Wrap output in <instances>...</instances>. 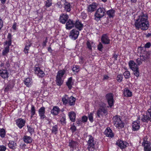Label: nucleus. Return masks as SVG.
Segmentation results:
<instances>
[{"mask_svg": "<svg viewBox=\"0 0 151 151\" xmlns=\"http://www.w3.org/2000/svg\"><path fill=\"white\" fill-rule=\"evenodd\" d=\"M68 96L66 95L63 97L62 98V101L63 103L65 104H68Z\"/></svg>", "mask_w": 151, "mask_h": 151, "instance_id": "38", "label": "nucleus"}, {"mask_svg": "<svg viewBox=\"0 0 151 151\" xmlns=\"http://www.w3.org/2000/svg\"><path fill=\"white\" fill-rule=\"evenodd\" d=\"M79 32L76 29H73L70 33V37L73 40H76L78 37Z\"/></svg>", "mask_w": 151, "mask_h": 151, "instance_id": "12", "label": "nucleus"}, {"mask_svg": "<svg viewBox=\"0 0 151 151\" xmlns=\"http://www.w3.org/2000/svg\"><path fill=\"white\" fill-rule=\"evenodd\" d=\"M145 59L146 58L144 57L143 55L140 56V58H138L136 60V62L139 65H140L142 63V61L145 60Z\"/></svg>", "mask_w": 151, "mask_h": 151, "instance_id": "35", "label": "nucleus"}, {"mask_svg": "<svg viewBox=\"0 0 151 151\" xmlns=\"http://www.w3.org/2000/svg\"><path fill=\"white\" fill-rule=\"evenodd\" d=\"M75 22L73 20L70 19L66 22V28L67 29H70L74 26Z\"/></svg>", "mask_w": 151, "mask_h": 151, "instance_id": "21", "label": "nucleus"}, {"mask_svg": "<svg viewBox=\"0 0 151 151\" xmlns=\"http://www.w3.org/2000/svg\"><path fill=\"white\" fill-rule=\"evenodd\" d=\"M104 134L108 137L112 138L114 136V134L112 130L109 127H108L104 132Z\"/></svg>", "mask_w": 151, "mask_h": 151, "instance_id": "18", "label": "nucleus"}, {"mask_svg": "<svg viewBox=\"0 0 151 151\" xmlns=\"http://www.w3.org/2000/svg\"><path fill=\"white\" fill-rule=\"evenodd\" d=\"M129 66L131 69L134 72V75L137 77L139 75L138 66L133 60H130L129 62Z\"/></svg>", "mask_w": 151, "mask_h": 151, "instance_id": "3", "label": "nucleus"}, {"mask_svg": "<svg viewBox=\"0 0 151 151\" xmlns=\"http://www.w3.org/2000/svg\"><path fill=\"white\" fill-rule=\"evenodd\" d=\"M134 25L136 29L142 30H147L150 26L148 21V17L146 14L142 13L134 20Z\"/></svg>", "mask_w": 151, "mask_h": 151, "instance_id": "1", "label": "nucleus"}, {"mask_svg": "<svg viewBox=\"0 0 151 151\" xmlns=\"http://www.w3.org/2000/svg\"><path fill=\"white\" fill-rule=\"evenodd\" d=\"M124 75L126 78H128L130 77V73L129 71H126L124 73Z\"/></svg>", "mask_w": 151, "mask_h": 151, "instance_id": "47", "label": "nucleus"}, {"mask_svg": "<svg viewBox=\"0 0 151 151\" xmlns=\"http://www.w3.org/2000/svg\"><path fill=\"white\" fill-rule=\"evenodd\" d=\"M12 36L10 34H9L7 36V39L9 40H12Z\"/></svg>", "mask_w": 151, "mask_h": 151, "instance_id": "63", "label": "nucleus"}, {"mask_svg": "<svg viewBox=\"0 0 151 151\" xmlns=\"http://www.w3.org/2000/svg\"><path fill=\"white\" fill-rule=\"evenodd\" d=\"M74 26L79 31L82 29L83 26V24L79 20L76 21L75 22Z\"/></svg>", "mask_w": 151, "mask_h": 151, "instance_id": "23", "label": "nucleus"}, {"mask_svg": "<svg viewBox=\"0 0 151 151\" xmlns=\"http://www.w3.org/2000/svg\"><path fill=\"white\" fill-rule=\"evenodd\" d=\"M45 108L44 107H42L38 110V113L40 118L41 119H43L46 117L45 115Z\"/></svg>", "mask_w": 151, "mask_h": 151, "instance_id": "15", "label": "nucleus"}, {"mask_svg": "<svg viewBox=\"0 0 151 151\" xmlns=\"http://www.w3.org/2000/svg\"><path fill=\"white\" fill-rule=\"evenodd\" d=\"M113 119L114 124L116 128L121 129L124 127V123L122 121L119 116H114Z\"/></svg>", "mask_w": 151, "mask_h": 151, "instance_id": "2", "label": "nucleus"}, {"mask_svg": "<svg viewBox=\"0 0 151 151\" xmlns=\"http://www.w3.org/2000/svg\"><path fill=\"white\" fill-rule=\"evenodd\" d=\"M57 126L55 125V126H54L52 127V132L55 134L57 133Z\"/></svg>", "mask_w": 151, "mask_h": 151, "instance_id": "49", "label": "nucleus"}, {"mask_svg": "<svg viewBox=\"0 0 151 151\" xmlns=\"http://www.w3.org/2000/svg\"><path fill=\"white\" fill-rule=\"evenodd\" d=\"M30 113L31 114V118H32L33 116L35 114V107L33 105H32L31 106Z\"/></svg>", "mask_w": 151, "mask_h": 151, "instance_id": "36", "label": "nucleus"}, {"mask_svg": "<svg viewBox=\"0 0 151 151\" xmlns=\"http://www.w3.org/2000/svg\"><path fill=\"white\" fill-rule=\"evenodd\" d=\"M26 146V145L24 143H22L20 144V147L23 149H24L25 148Z\"/></svg>", "mask_w": 151, "mask_h": 151, "instance_id": "57", "label": "nucleus"}, {"mask_svg": "<svg viewBox=\"0 0 151 151\" xmlns=\"http://www.w3.org/2000/svg\"><path fill=\"white\" fill-rule=\"evenodd\" d=\"M23 139L24 141L27 144L31 143L32 141L31 137L27 136H24L23 137Z\"/></svg>", "mask_w": 151, "mask_h": 151, "instance_id": "30", "label": "nucleus"}, {"mask_svg": "<svg viewBox=\"0 0 151 151\" xmlns=\"http://www.w3.org/2000/svg\"><path fill=\"white\" fill-rule=\"evenodd\" d=\"M75 101V98L73 96H71L68 99V103L70 106H72L74 104Z\"/></svg>", "mask_w": 151, "mask_h": 151, "instance_id": "34", "label": "nucleus"}, {"mask_svg": "<svg viewBox=\"0 0 151 151\" xmlns=\"http://www.w3.org/2000/svg\"><path fill=\"white\" fill-rule=\"evenodd\" d=\"M86 44L89 50H91L92 47H94L95 45V43L92 41L90 40H88Z\"/></svg>", "mask_w": 151, "mask_h": 151, "instance_id": "32", "label": "nucleus"}, {"mask_svg": "<svg viewBox=\"0 0 151 151\" xmlns=\"http://www.w3.org/2000/svg\"><path fill=\"white\" fill-rule=\"evenodd\" d=\"M3 23L1 18L0 17V30L3 27Z\"/></svg>", "mask_w": 151, "mask_h": 151, "instance_id": "56", "label": "nucleus"}, {"mask_svg": "<svg viewBox=\"0 0 151 151\" xmlns=\"http://www.w3.org/2000/svg\"><path fill=\"white\" fill-rule=\"evenodd\" d=\"M141 120L144 122H147L149 121H151V107L148 109L146 115L143 116Z\"/></svg>", "mask_w": 151, "mask_h": 151, "instance_id": "9", "label": "nucleus"}, {"mask_svg": "<svg viewBox=\"0 0 151 151\" xmlns=\"http://www.w3.org/2000/svg\"><path fill=\"white\" fill-rule=\"evenodd\" d=\"M16 122L18 127L20 129H21L24 125L25 121L22 119L19 118L17 119Z\"/></svg>", "mask_w": 151, "mask_h": 151, "instance_id": "16", "label": "nucleus"}, {"mask_svg": "<svg viewBox=\"0 0 151 151\" xmlns=\"http://www.w3.org/2000/svg\"><path fill=\"white\" fill-rule=\"evenodd\" d=\"M94 114V112H91L88 114V119L91 122H93V116Z\"/></svg>", "mask_w": 151, "mask_h": 151, "instance_id": "41", "label": "nucleus"}, {"mask_svg": "<svg viewBox=\"0 0 151 151\" xmlns=\"http://www.w3.org/2000/svg\"><path fill=\"white\" fill-rule=\"evenodd\" d=\"M123 93L124 96L127 97H130L132 95V92L127 88L124 89Z\"/></svg>", "mask_w": 151, "mask_h": 151, "instance_id": "28", "label": "nucleus"}, {"mask_svg": "<svg viewBox=\"0 0 151 151\" xmlns=\"http://www.w3.org/2000/svg\"><path fill=\"white\" fill-rule=\"evenodd\" d=\"M16 143L13 141H9L8 144L9 147L12 149H15L17 147Z\"/></svg>", "mask_w": 151, "mask_h": 151, "instance_id": "27", "label": "nucleus"}, {"mask_svg": "<svg viewBox=\"0 0 151 151\" xmlns=\"http://www.w3.org/2000/svg\"><path fill=\"white\" fill-rule=\"evenodd\" d=\"M68 18V16L67 14H62L60 16V22L63 24H65Z\"/></svg>", "mask_w": 151, "mask_h": 151, "instance_id": "20", "label": "nucleus"}, {"mask_svg": "<svg viewBox=\"0 0 151 151\" xmlns=\"http://www.w3.org/2000/svg\"><path fill=\"white\" fill-rule=\"evenodd\" d=\"M140 117L138 116L137 120L134 121L132 123V130L134 131H137L140 128Z\"/></svg>", "mask_w": 151, "mask_h": 151, "instance_id": "10", "label": "nucleus"}, {"mask_svg": "<svg viewBox=\"0 0 151 151\" xmlns=\"http://www.w3.org/2000/svg\"><path fill=\"white\" fill-rule=\"evenodd\" d=\"M68 115L70 120L72 122H74L75 121L76 114L73 111H71L69 113Z\"/></svg>", "mask_w": 151, "mask_h": 151, "instance_id": "29", "label": "nucleus"}, {"mask_svg": "<svg viewBox=\"0 0 151 151\" xmlns=\"http://www.w3.org/2000/svg\"><path fill=\"white\" fill-rule=\"evenodd\" d=\"M65 9L67 12H69L70 10V4L66 2L65 4Z\"/></svg>", "mask_w": 151, "mask_h": 151, "instance_id": "43", "label": "nucleus"}, {"mask_svg": "<svg viewBox=\"0 0 151 151\" xmlns=\"http://www.w3.org/2000/svg\"><path fill=\"white\" fill-rule=\"evenodd\" d=\"M14 83L12 81H9L5 89V91H10L14 87Z\"/></svg>", "mask_w": 151, "mask_h": 151, "instance_id": "26", "label": "nucleus"}, {"mask_svg": "<svg viewBox=\"0 0 151 151\" xmlns=\"http://www.w3.org/2000/svg\"><path fill=\"white\" fill-rule=\"evenodd\" d=\"M106 99L109 106H107V107H111L113 106L114 102L112 94L111 93L107 94L106 95Z\"/></svg>", "mask_w": 151, "mask_h": 151, "instance_id": "11", "label": "nucleus"}, {"mask_svg": "<svg viewBox=\"0 0 151 151\" xmlns=\"http://www.w3.org/2000/svg\"><path fill=\"white\" fill-rule=\"evenodd\" d=\"M101 40L103 43L108 44L109 43L110 40L106 34L103 35L101 38Z\"/></svg>", "mask_w": 151, "mask_h": 151, "instance_id": "19", "label": "nucleus"}, {"mask_svg": "<svg viewBox=\"0 0 151 151\" xmlns=\"http://www.w3.org/2000/svg\"><path fill=\"white\" fill-rule=\"evenodd\" d=\"M9 73L6 69H2L0 70V76L4 79H7L9 77Z\"/></svg>", "mask_w": 151, "mask_h": 151, "instance_id": "13", "label": "nucleus"}, {"mask_svg": "<svg viewBox=\"0 0 151 151\" xmlns=\"http://www.w3.org/2000/svg\"><path fill=\"white\" fill-rule=\"evenodd\" d=\"M109 78V77L106 75H104L103 76V79L104 80H108Z\"/></svg>", "mask_w": 151, "mask_h": 151, "instance_id": "60", "label": "nucleus"}, {"mask_svg": "<svg viewBox=\"0 0 151 151\" xmlns=\"http://www.w3.org/2000/svg\"><path fill=\"white\" fill-rule=\"evenodd\" d=\"M9 46H7L5 47L4 49L3 50L2 54L4 55H6L8 53L9 51Z\"/></svg>", "mask_w": 151, "mask_h": 151, "instance_id": "40", "label": "nucleus"}, {"mask_svg": "<svg viewBox=\"0 0 151 151\" xmlns=\"http://www.w3.org/2000/svg\"><path fill=\"white\" fill-rule=\"evenodd\" d=\"M88 119L87 117L86 116H83L82 118V120L83 122H86L87 121Z\"/></svg>", "mask_w": 151, "mask_h": 151, "instance_id": "54", "label": "nucleus"}, {"mask_svg": "<svg viewBox=\"0 0 151 151\" xmlns=\"http://www.w3.org/2000/svg\"><path fill=\"white\" fill-rule=\"evenodd\" d=\"M31 45V43L29 41H28L27 42V44L25 46L24 50L25 54H27L28 53V51Z\"/></svg>", "mask_w": 151, "mask_h": 151, "instance_id": "31", "label": "nucleus"}, {"mask_svg": "<svg viewBox=\"0 0 151 151\" xmlns=\"http://www.w3.org/2000/svg\"><path fill=\"white\" fill-rule=\"evenodd\" d=\"M12 28L14 30L16 29H17V23L16 22H14V24L12 26Z\"/></svg>", "mask_w": 151, "mask_h": 151, "instance_id": "61", "label": "nucleus"}, {"mask_svg": "<svg viewBox=\"0 0 151 151\" xmlns=\"http://www.w3.org/2000/svg\"><path fill=\"white\" fill-rule=\"evenodd\" d=\"M147 136L144 138L142 145L144 146L145 151H151L150 142L147 141Z\"/></svg>", "mask_w": 151, "mask_h": 151, "instance_id": "8", "label": "nucleus"}, {"mask_svg": "<svg viewBox=\"0 0 151 151\" xmlns=\"http://www.w3.org/2000/svg\"><path fill=\"white\" fill-rule=\"evenodd\" d=\"M100 107L97 111V115L98 117H100L102 115V113L107 114V109L106 108V104L103 103L101 102L99 104Z\"/></svg>", "mask_w": 151, "mask_h": 151, "instance_id": "5", "label": "nucleus"}, {"mask_svg": "<svg viewBox=\"0 0 151 151\" xmlns=\"http://www.w3.org/2000/svg\"><path fill=\"white\" fill-rule=\"evenodd\" d=\"M60 111V109L58 106H54L51 111V113L54 115H57L59 113Z\"/></svg>", "mask_w": 151, "mask_h": 151, "instance_id": "25", "label": "nucleus"}, {"mask_svg": "<svg viewBox=\"0 0 151 151\" xmlns=\"http://www.w3.org/2000/svg\"><path fill=\"white\" fill-rule=\"evenodd\" d=\"M123 79V76L122 75H118L117 77V80L119 82L122 81Z\"/></svg>", "mask_w": 151, "mask_h": 151, "instance_id": "48", "label": "nucleus"}, {"mask_svg": "<svg viewBox=\"0 0 151 151\" xmlns=\"http://www.w3.org/2000/svg\"><path fill=\"white\" fill-rule=\"evenodd\" d=\"M6 134L5 130L4 129H0V136L2 138L4 137Z\"/></svg>", "mask_w": 151, "mask_h": 151, "instance_id": "42", "label": "nucleus"}, {"mask_svg": "<svg viewBox=\"0 0 151 151\" xmlns=\"http://www.w3.org/2000/svg\"><path fill=\"white\" fill-rule=\"evenodd\" d=\"M47 37L46 38L45 40L42 43V46L43 47H45L46 46V43L47 42Z\"/></svg>", "mask_w": 151, "mask_h": 151, "instance_id": "58", "label": "nucleus"}, {"mask_svg": "<svg viewBox=\"0 0 151 151\" xmlns=\"http://www.w3.org/2000/svg\"><path fill=\"white\" fill-rule=\"evenodd\" d=\"M73 84V82L72 81V78L71 77L69 78L66 82V85L69 89H70L72 87Z\"/></svg>", "mask_w": 151, "mask_h": 151, "instance_id": "33", "label": "nucleus"}, {"mask_svg": "<svg viewBox=\"0 0 151 151\" xmlns=\"http://www.w3.org/2000/svg\"><path fill=\"white\" fill-rule=\"evenodd\" d=\"M88 140V149L89 151H93L94 149L95 142L94 140L93 137L91 135H89Z\"/></svg>", "mask_w": 151, "mask_h": 151, "instance_id": "7", "label": "nucleus"}, {"mask_svg": "<svg viewBox=\"0 0 151 151\" xmlns=\"http://www.w3.org/2000/svg\"><path fill=\"white\" fill-rule=\"evenodd\" d=\"M27 127L28 132L31 134H32L34 131V129L32 127H30L27 126Z\"/></svg>", "mask_w": 151, "mask_h": 151, "instance_id": "51", "label": "nucleus"}, {"mask_svg": "<svg viewBox=\"0 0 151 151\" xmlns=\"http://www.w3.org/2000/svg\"><path fill=\"white\" fill-rule=\"evenodd\" d=\"M32 83V80L31 78H27L24 81V84L28 87L31 86Z\"/></svg>", "mask_w": 151, "mask_h": 151, "instance_id": "24", "label": "nucleus"}, {"mask_svg": "<svg viewBox=\"0 0 151 151\" xmlns=\"http://www.w3.org/2000/svg\"><path fill=\"white\" fill-rule=\"evenodd\" d=\"M77 145V143L74 141H72L69 143V146L70 147L73 148H75Z\"/></svg>", "mask_w": 151, "mask_h": 151, "instance_id": "37", "label": "nucleus"}, {"mask_svg": "<svg viewBox=\"0 0 151 151\" xmlns=\"http://www.w3.org/2000/svg\"><path fill=\"white\" fill-rule=\"evenodd\" d=\"M87 17V14L84 13H82L81 14V17L82 18L85 19Z\"/></svg>", "mask_w": 151, "mask_h": 151, "instance_id": "55", "label": "nucleus"}, {"mask_svg": "<svg viewBox=\"0 0 151 151\" xmlns=\"http://www.w3.org/2000/svg\"><path fill=\"white\" fill-rule=\"evenodd\" d=\"M52 5V1L51 0H47L45 4V6L47 7H50Z\"/></svg>", "mask_w": 151, "mask_h": 151, "instance_id": "46", "label": "nucleus"}, {"mask_svg": "<svg viewBox=\"0 0 151 151\" xmlns=\"http://www.w3.org/2000/svg\"><path fill=\"white\" fill-rule=\"evenodd\" d=\"M103 47V46L102 44L101 43H100L98 46V49L99 51H101Z\"/></svg>", "mask_w": 151, "mask_h": 151, "instance_id": "53", "label": "nucleus"}, {"mask_svg": "<svg viewBox=\"0 0 151 151\" xmlns=\"http://www.w3.org/2000/svg\"><path fill=\"white\" fill-rule=\"evenodd\" d=\"M151 46V44L150 42L147 43L145 44V48H148L150 47Z\"/></svg>", "mask_w": 151, "mask_h": 151, "instance_id": "59", "label": "nucleus"}, {"mask_svg": "<svg viewBox=\"0 0 151 151\" xmlns=\"http://www.w3.org/2000/svg\"><path fill=\"white\" fill-rule=\"evenodd\" d=\"M117 57L118 55L116 54H114L113 55V57L115 60H117Z\"/></svg>", "mask_w": 151, "mask_h": 151, "instance_id": "64", "label": "nucleus"}, {"mask_svg": "<svg viewBox=\"0 0 151 151\" xmlns=\"http://www.w3.org/2000/svg\"><path fill=\"white\" fill-rule=\"evenodd\" d=\"M60 121L62 124L65 123V117L64 114H63L61 117H60Z\"/></svg>", "mask_w": 151, "mask_h": 151, "instance_id": "44", "label": "nucleus"}, {"mask_svg": "<svg viewBox=\"0 0 151 151\" xmlns=\"http://www.w3.org/2000/svg\"><path fill=\"white\" fill-rule=\"evenodd\" d=\"M72 70L74 72L77 73L79 70V67L78 65H75L73 66Z\"/></svg>", "mask_w": 151, "mask_h": 151, "instance_id": "45", "label": "nucleus"}, {"mask_svg": "<svg viewBox=\"0 0 151 151\" xmlns=\"http://www.w3.org/2000/svg\"><path fill=\"white\" fill-rule=\"evenodd\" d=\"M107 13L109 17H113L114 15V11L112 9L110 10L107 11Z\"/></svg>", "mask_w": 151, "mask_h": 151, "instance_id": "39", "label": "nucleus"}, {"mask_svg": "<svg viewBox=\"0 0 151 151\" xmlns=\"http://www.w3.org/2000/svg\"><path fill=\"white\" fill-rule=\"evenodd\" d=\"M105 11L103 8H99L96 11L95 14V19L96 21H99L103 17L105 14Z\"/></svg>", "mask_w": 151, "mask_h": 151, "instance_id": "6", "label": "nucleus"}, {"mask_svg": "<svg viewBox=\"0 0 151 151\" xmlns=\"http://www.w3.org/2000/svg\"><path fill=\"white\" fill-rule=\"evenodd\" d=\"M65 71L64 70H60L58 72L56 77V82L57 85L61 86L63 82V75Z\"/></svg>", "mask_w": 151, "mask_h": 151, "instance_id": "4", "label": "nucleus"}, {"mask_svg": "<svg viewBox=\"0 0 151 151\" xmlns=\"http://www.w3.org/2000/svg\"><path fill=\"white\" fill-rule=\"evenodd\" d=\"M6 149V147L3 145H0V151H5Z\"/></svg>", "mask_w": 151, "mask_h": 151, "instance_id": "52", "label": "nucleus"}, {"mask_svg": "<svg viewBox=\"0 0 151 151\" xmlns=\"http://www.w3.org/2000/svg\"><path fill=\"white\" fill-rule=\"evenodd\" d=\"M76 127L74 125H72L71 126L70 129L72 130L74 132L76 130Z\"/></svg>", "mask_w": 151, "mask_h": 151, "instance_id": "62", "label": "nucleus"}, {"mask_svg": "<svg viewBox=\"0 0 151 151\" xmlns=\"http://www.w3.org/2000/svg\"><path fill=\"white\" fill-rule=\"evenodd\" d=\"M12 43V40H8L4 42V45H7L9 47L11 45Z\"/></svg>", "mask_w": 151, "mask_h": 151, "instance_id": "50", "label": "nucleus"}, {"mask_svg": "<svg viewBox=\"0 0 151 151\" xmlns=\"http://www.w3.org/2000/svg\"><path fill=\"white\" fill-rule=\"evenodd\" d=\"M34 70L35 73L39 77H42L44 76V73L40 68L35 67L34 68Z\"/></svg>", "mask_w": 151, "mask_h": 151, "instance_id": "17", "label": "nucleus"}, {"mask_svg": "<svg viewBox=\"0 0 151 151\" xmlns=\"http://www.w3.org/2000/svg\"><path fill=\"white\" fill-rule=\"evenodd\" d=\"M116 144L122 149L125 148L128 145V144L127 142L120 140L117 141Z\"/></svg>", "mask_w": 151, "mask_h": 151, "instance_id": "14", "label": "nucleus"}, {"mask_svg": "<svg viewBox=\"0 0 151 151\" xmlns=\"http://www.w3.org/2000/svg\"><path fill=\"white\" fill-rule=\"evenodd\" d=\"M97 6V4L93 3L91 4L88 6V11L90 12H92L94 11Z\"/></svg>", "mask_w": 151, "mask_h": 151, "instance_id": "22", "label": "nucleus"}]
</instances>
